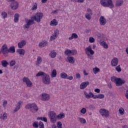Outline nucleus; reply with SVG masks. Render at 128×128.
I'll return each mask as SVG.
<instances>
[{
	"label": "nucleus",
	"instance_id": "nucleus-6",
	"mask_svg": "<svg viewBox=\"0 0 128 128\" xmlns=\"http://www.w3.org/2000/svg\"><path fill=\"white\" fill-rule=\"evenodd\" d=\"M48 116L52 124H56V112H50Z\"/></svg>",
	"mask_w": 128,
	"mask_h": 128
},
{
	"label": "nucleus",
	"instance_id": "nucleus-37",
	"mask_svg": "<svg viewBox=\"0 0 128 128\" xmlns=\"http://www.w3.org/2000/svg\"><path fill=\"white\" fill-rule=\"evenodd\" d=\"M93 72L95 74H98V72H100V68H93Z\"/></svg>",
	"mask_w": 128,
	"mask_h": 128
},
{
	"label": "nucleus",
	"instance_id": "nucleus-50",
	"mask_svg": "<svg viewBox=\"0 0 128 128\" xmlns=\"http://www.w3.org/2000/svg\"><path fill=\"white\" fill-rule=\"evenodd\" d=\"M98 98H100V99L104 98V94H98Z\"/></svg>",
	"mask_w": 128,
	"mask_h": 128
},
{
	"label": "nucleus",
	"instance_id": "nucleus-47",
	"mask_svg": "<svg viewBox=\"0 0 128 128\" xmlns=\"http://www.w3.org/2000/svg\"><path fill=\"white\" fill-rule=\"evenodd\" d=\"M32 126L34 128H38V122H35L33 123Z\"/></svg>",
	"mask_w": 128,
	"mask_h": 128
},
{
	"label": "nucleus",
	"instance_id": "nucleus-46",
	"mask_svg": "<svg viewBox=\"0 0 128 128\" xmlns=\"http://www.w3.org/2000/svg\"><path fill=\"white\" fill-rule=\"evenodd\" d=\"M80 112L82 114H84L86 112V108H82L80 111Z\"/></svg>",
	"mask_w": 128,
	"mask_h": 128
},
{
	"label": "nucleus",
	"instance_id": "nucleus-35",
	"mask_svg": "<svg viewBox=\"0 0 128 128\" xmlns=\"http://www.w3.org/2000/svg\"><path fill=\"white\" fill-rule=\"evenodd\" d=\"M46 74L44 73V72H39L36 74V76H44V74Z\"/></svg>",
	"mask_w": 128,
	"mask_h": 128
},
{
	"label": "nucleus",
	"instance_id": "nucleus-39",
	"mask_svg": "<svg viewBox=\"0 0 128 128\" xmlns=\"http://www.w3.org/2000/svg\"><path fill=\"white\" fill-rule=\"evenodd\" d=\"M37 120H43V122H48V119L46 117H44V118H42V117L38 118H37Z\"/></svg>",
	"mask_w": 128,
	"mask_h": 128
},
{
	"label": "nucleus",
	"instance_id": "nucleus-52",
	"mask_svg": "<svg viewBox=\"0 0 128 128\" xmlns=\"http://www.w3.org/2000/svg\"><path fill=\"white\" fill-rule=\"evenodd\" d=\"M58 34H60V31L58 30H56L54 32V36H56L58 37Z\"/></svg>",
	"mask_w": 128,
	"mask_h": 128
},
{
	"label": "nucleus",
	"instance_id": "nucleus-32",
	"mask_svg": "<svg viewBox=\"0 0 128 128\" xmlns=\"http://www.w3.org/2000/svg\"><path fill=\"white\" fill-rule=\"evenodd\" d=\"M122 4H124V1L122 0H119L116 2V6H120Z\"/></svg>",
	"mask_w": 128,
	"mask_h": 128
},
{
	"label": "nucleus",
	"instance_id": "nucleus-59",
	"mask_svg": "<svg viewBox=\"0 0 128 128\" xmlns=\"http://www.w3.org/2000/svg\"><path fill=\"white\" fill-rule=\"evenodd\" d=\"M36 8H38V6H36V4H35L34 5L33 7L32 8V10H36Z\"/></svg>",
	"mask_w": 128,
	"mask_h": 128
},
{
	"label": "nucleus",
	"instance_id": "nucleus-48",
	"mask_svg": "<svg viewBox=\"0 0 128 128\" xmlns=\"http://www.w3.org/2000/svg\"><path fill=\"white\" fill-rule=\"evenodd\" d=\"M116 70L118 72H122V68H120V66L118 65L116 68Z\"/></svg>",
	"mask_w": 128,
	"mask_h": 128
},
{
	"label": "nucleus",
	"instance_id": "nucleus-43",
	"mask_svg": "<svg viewBox=\"0 0 128 128\" xmlns=\"http://www.w3.org/2000/svg\"><path fill=\"white\" fill-rule=\"evenodd\" d=\"M16 64V60H12L10 62V66H15Z\"/></svg>",
	"mask_w": 128,
	"mask_h": 128
},
{
	"label": "nucleus",
	"instance_id": "nucleus-24",
	"mask_svg": "<svg viewBox=\"0 0 128 128\" xmlns=\"http://www.w3.org/2000/svg\"><path fill=\"white\" fill-rule=\"evenodd\" d=\"M68 60L70 64H74V58L72 56H68Z\"/></svg>",
	"mask_w": 128,
	"mask_h": 128
},
{
	"label": "nucleus",
	"instance_id": "nucleus-16",
	"mask_svg": "<svg viewBox=\"0 0 128 128\" xmlns=\"http://www.w3.org/2000/svg\"><path fill=\"white\" fill-rule=\"evenodd\" d=\"M22 101H20L19 102H18L17 104H16V107L15 108V109L14 110V112H16L20 110V106H22Z\"/></svg>",
	"mask_w": 128,
	"mask_h": 128
},
{
	"label": "nucleus",
	"instance_id": "nucleus-17",
	"mask_svg": "<svg viewBox=\"0 0 128 128\" xmlns=\"http://www.w3.org/2000/svg\"><path fill=\"white\" fill-rule=\"evenodd\" d=\"M50 95L47 94H44L42 95V100H50Z\"/></svg>",
	"mask_w": 128,
	"mask_h": 128
},
{
	"label": "nucleus",
	"instance_id": "nucleus-62",
	"mask_svg": "<svg viewBox=\"0 0 128 128\" xmlns=\"http://www.w3.org/2000/svg\"><path fill=\"white\" fill-rule=\"evenodd\" d=\"M93 98H94V99H96V98H98V94L97 95H94L93 94V96H92V97Z\"/></svg>",
	"mask_w": 128,
	"mask_h": 128
},
{
	"label": "nucleus",
	"instance_id": "nucleus-13",
	"mask_svg": "<svg viewBox=\"0 0 128 128\" xmlns=\"http://www.w3.org/2000/svg\"><path fill=\"white\" fill-rule=\"evenodd\" d=\"M26 24H25L26 28H30V26L34 24V20H28L26 21Z\"/></svg>",
	"mask_w": 128,
	"mask_h": 128
},
{
	"label": "nucleus",
	"instance_id": "nucleus-9",
	"mask_svg": "<svg viewBox=\"0 0 128 128\" xmlns=\"http://www.w3.org/2000/svg\"><path fill=\"white\" fill-rule=\"evenodd\" d=\"M23 82H26V84H27V86L28 88H30L32 86V81L30 80L28 78L26 77H24L23 78Z\"/></svg>",
	"mask_w": 128,
	"mask_h": 128
},
{
	"label": "nucleus",
	"instance_id": "nucleus-36",
	"mask_svg": "<svg viewBox=\"0 0 128 128\" xmlns=\"http://www.w3.org/2000/svg\"><path fill=\"white\" fill-rule=\"evenodd\" d=\"M1 16L2 18H8V14H6V12H2L1 14Z\"/></svg>",
	"mask_w": 128,
	"mask_h": 128
},
{
	"label": "nucleus",
	"instance_id": "nucleus-7",
	"mask_svg": "<svg viewBox=\"0 0 128 128\" xmlns=\"http://www.w3.org/2000/svg\"><path fill=\"white\" fill-rule=\"evenodd\" d=\"M85 52L86 54L90 56V54H94V52L92 49V46L90 45L88 47L84 49Z\"/></svg>",
	"mask_w": 128,
	"mask_h": 128
},
{
	"label": "nucleus",
	"instance_id": "nucleus-63",
	"mask_svg": "<svg viewBox=\"0 0 128 128\" xmlns=\"http://www.w3.org/2000/svg\"><path fill=\"white\" fill-rule=\"evenodd\" d=\"M108 86L109 88H112V84H108Z\"/></svg>",
	"mask_w": 128,
	"mask_h": 128
},
{
	"label": "nucleus",
	"instance_id": "nucleus-2",
	"mask_svg": "<svg viewBox=\"0 0 128 128\" xmlns=\"http://www.w3.org/2000/svg\"><path fill=\"white\" fill-rule=\"evenodd\" d=\"M100 4L104 8H113L114 5L112 4V0H100Z\"/></svg>",
	"mask_w": 128,
	"mask_h": 128
},
{
	"label": "nucleus",
	"instance_id": "nucleus-18",
	"mask_svg": "<svg viewBox=\"0 0 128 128\" xmlns=\"http://www.w3.org/2000/svg\"><path fill=\"white\" fill-rule=\"evenodd\" d=\"M26 40H22L20 42L18 43V47L19 48H22L24 46H26Z\"/></svg>",
	"mask_w": 128,
	"mask_h": 128
},
{
	"label": "nucleus",
	"instance_id": "nucleus-44",
	"mask_svg": "<svg viewBox=\"0 0 128 128\" xmlns=\"http://www.w3.org/2000/svg\"><path fill=\"white\" fill-rule=\"evenodd\" d=\"M90 14H89L88 13H86L85 14V17L88 20H90L91 16Z\"/></svg>",
	"mask_w": 128,
	"mask_h": 128
},
{
	"label": "nucleus",
	"instance_id": "nucleus-25",
	"mask_svg": "<svg viewBox=\"0 0 128 128\" xmlns=\"http://www.w3.org/2000/svg\"><path fill=\"white\" fill-rule=\"evenodd\" d=\"M78 38V36L76 34V33H73L72 34V36L68 38V40H72L74 39V38Z\"/></svg>",
	"mask_w": 128,
	"mask_h": 128
},
{
	"label": "nucleus",
	"instance_id": "nucleus-61",
	"mask_svg": "<svg viewBox=\"0 0 128 128\" xmlns=\"http://www.w3.org/2000/svg\"><path fill=\"white\" fill-rule=\"evenodd\" d=\"M76 78H80V74H76Z\"/></svg>",
	"mask_w": 128,
	"mask_h": 128
},
{
	"label": "nucleus",
	"instance_id": "nucleus-30",
	"mask_svg": "<svg viewBox=\"0 0 128 128\" xmlns=\"http://www.w3.org/2000/svg\"><path fill=\"white\" fill-rule=\"evenodd\" d=\"M50 26H58V21L56 19H54L50 22Z\"/></svg>",
	"mask_w": 128,
	"mask_h": 128
},
{
	"label": "nucleus",
	"instance_id": "nucleus-28",
	"mask_svg": "<svg viewBox=\"0 0 128 128\" xmlns=\"http://www.w3.org/2000/svg\"><path fill=\"white\" fill-rule=\"evenodd\" d=\"M8 62L6 60H3L2 61V65L4 68H6V66H8Z\"/></svg>",
	"mask_w": 128,
	"mask_h": 128
},
{
	"label": "nucleus",
	"instance_id": "nucleus-51",
	"mask_svg": "<svg viewBox=\"0 0 128 128\" xmlns=\"http://www.w3.org/2000/svg\"><path fill=\"white\" fill-rule=\"evenodd\" d=\"M71 2H84V0H71Z\"/></svg>",
	"mask_w": 128,
	"mask_h": 128
},
{
	"label": "nucleus",
	"instance_id": "nucleus-58",
	"mask_svg": "<svg viewBox=\"0 0 128 128\" xmlns=\"http://www.w3.org/2000/svg\"><path fill=\"white\" fill-rule=\"evenodd\" d=\"M8 104V101L4 100L3 102V106L4 108H6V105Z\"/></svg>",
	"mask_w": 128,
	"mask_h": 128
},
{
	"label": "nucleus",
	"instance_id": "nucleus-45",
	"mask_svg": "<svg viewBox=\"0 0 128 128\" xmlns=\"http://www.w3.org/2000/svg\"><path fill=\"white\" fill-rule=\"evenodd\" d=\"M40 128H44V124L42 122H40L38 124V126Z\"/></svg>",
	"mask_w": 128,
	"mask_h": 128
},
{
	"label": "nucleus",
	"instance_id": "nucleus-26",
	"mask_svg": "<svg viewBox=\"0 0 128 128\" xmlns=\"http://www.w3.org/2000/svg\"><path fill=\"white\" fill-rule=\"evenodd\" d=\"M56 70H54L50 74V76L52 78H56Z\"/></svg>",
	"mask_w": 128,
	"mask_h": 128
},
{
	"label": "nucleus",
	"instance_id": "nucleus-4",
	"mask_svg": "<svg viewBox=\"0 0 128 128\" xmlns=\"http://www.w3.org/2000/svg\"><path fill=\"white\" fill-rule=\"evenodd\" d=\"M44 18V14L42 12H38L32 17V20H34L37 22H40Z\"/></svg>",
	"mask_w": 128,
	"mask_h": 128
},
{
	"label": "nucleus",
	"instance_id": "nucleus-20",
	"mask_svg": "<svg viewBox=\"0 0 128 128\" xmlns=\"http://www.w3.org/2000/svg\"><path fill=\"white\" fill-rule=\"evenodd\" d=\"M17 52L22 56H24V54H26V50H24L22 49V48L17 50Z\"/></svg>",
	"mask_w": 128,
	"mask_h": 128
},
{
	"label": "nucleus",
	"instance_id": "nucleus-42",
	"mask_svg": "<svg viewBox=\"0 0 128 128\" xmlns=\"http://www.w3.org/2000/svg\"><path fill=\"white\" fill-rule=\"evenodd\" d=\"M78 54V51L76 50H71V56H76Z\"/></svg>",
	"mask_w": 128,
	"mask_h": 128
},
{
	"label": "nucleus",
	"instance_id": "nucleus-54",
	"mask_svg": "<svg viewBox=\"0 0 128 128\" xmlns=\"http://www.w3.org/2000/svg\"><path fill=\"white\" fill-rule=\"evenodd\" d=\"M56 38H58L56 36L52 35V36H50V40H56Z\"/></svg>",
	"mask_w": 128,
	"mask_h": 128
},
{
	"label": "nucleus",
	"instance_id": "nucleus-1",
	"mask_svg": "<svg viewBox=\"0 0 128 128\" xmlns=\"http://www.w3.org/2000/svg\"><path fill=\"white\" fill-rule=\"evenodd\" d=\"M25 108L26 110H30L32 114H36V112H38V107L36 105V104L34 103L32 104H28L25 106Z\"/></svg>",
	"mask_w": 128,
	"mask_h": 128
},
{
	"label": "nucleus",
	"instance_id": "nucleus-23",
	"mask_svg": "<svg viewBox=\"0 0 128 128\" xmlns=\"http://www.w3.org/2000/svg\"><path fill=\"white\" fill-rule=\"evenodd\" d=\"M50 56L52 58H54L56 56V52L54 50H53L50 52Z\"/></svg>",
	"mask_w": 128,
	"mask_h": 128
},
{
	"label": "nucleus",
	"instance_id": "nucleus-19",
	"mask_svg": "<svg viewBox=\"0 0 128 128\" xmlns=\"http://www.w3.org/2000/svg\"><path fill=\"white\" fill-rule=\"evenodd\" d=\"M84 94L86 98H92V96H94V94H92V92L88 94L86 91H84Z\"/></svg>",
	"mask_w": 128,
	"mask_h": 128
},
{
	"label": "nucleus",
	"instance_id": "nucleus-8",
	"mask_svg": "<svg viewBox=\"0 0 128 128\" xmlns=\"http://www.w3.org/2000/svg\"><path fill=\"white\" fill-rule=\"evenodd\" d=\"M1 52L4 54V56H6V54H8V46L6 44H4L2 46Z\"/></svg>",
	"mask_w": 128,
	"mask_h": 128
},
{
	"label": "nucleus",
	"instance_id": "nucleus-57",
	"mask_svg": "<svg viewBox=\"0 0 128 128\" xmlns=\"http://www.w3.org/2000/svg\"><path fill=\"white\" fill-rule=\"evenodd\" d=\"M8 118V116H6V113H4L3 114V120H6Z\"/></svg>",
	"mask_w": 128,
	"mask_h": 128
},
{
	"label": "nucleus",
	"instance_id": "nucleus-21",
	"mask_svg": "<svg viewBox=\"0 0 128 128\" xmlns=\"http://www.w3.org/2000/svg\"><path fill=\"white\" fill-rule=\"evenodd\" d=\"M52 128H62V122H57V126L53 125L52 126Z\"/></svg>",
	"mask_w": 128,
	"mask_h": 128
},
{
	"label": "nucleus",
	"instance_id": "nucleus-31",
	"mask_svg": "<svg viewBox=\"0 0 128 128\" xmlns=\"http://www.w3.org/2000/svg\"><path fill=\"white\" fill-rule=\"evenodd\" d=\"M64 54L66 56H72V50L67 49L64 52Z\"/></svg>",
	"mask_w": 128,
	"mask_h": 128
},
{
	"label": "nucleus",
	"instance_id": "nucleus-29",
	"mask_svg": "<svg viewBox=\"0 0 128 128\" xmlns=\"http://www.w3.org/2000/svg\"><path fill=\"white\" fill-rule=\"evenodd\" d=\"M48 45V42L46 41H43L40 43L39 46H46Z\"/></svg>",
	"mask_w": 128,
	"mask_h": 128
},
{
	"label": "nucleus",
	"instance_id": "nucleus-11",
	"mask_svg": "<svg viewBox=\"0 0 128 128\" xmlns=\"http://www.w3.org/2000/svg\"><path fill=\"white\" fill-rule=\"evenodd\" d=\"M10 6L12 10H17L18 8V2L16 1L13 2L10 4Z\"/></svg>",
	"mask_w": 128,
	"mask_h": 128
},
{
	"label": "nucleus",
	"instance_id": "nucleus-12",
	"mask_svg": "<svg viewBox=\"0 0 128 128\" xmlns=\"http://www.w3.org/2000/svg\"><path fill=\"white\" fill-rule=\"evenodd\" d=\"M99 22L100 26H104L106 24V19L104 16H101L99 19Z\"/></svg>",
	"mask_w": 128,
	"mask_h": 128
},
{
	"label": "nucleus",
	"instance_id": "nucleus-27",
	"mask_svg": "<svg viewBox=\"0 0 128 128\" xmlns=\"http://www.w3.org/2000/svg\"><path fill=\"white\" fill-rule=\"evenodd\" d=\"M20 18V15L18 14H16L14 16V22H18Z\"/></svg>",
	"mask_w": 128,
	"mask_h": 128
},
{
	"label": "nucleus",
	"instance_id": "nucleus-5",
	"mask_svg": "<svg viewBox=\"0 0 128 128\" xmlns=\"http://www.w3.org/2000/svg\"><path fill=\"white\" fill-rule=\"evenodd\" d=\"M42 82L44 84H50V75L45 74L42 76Z\"/></svg>",
	"mask_w": 128,
	"mask_h": 128
},
{
	"label": "nucleus",
	"instance_id": "nucleus-64",
	"mask_svg": "<svg viewBox=\"0 0 128 128\" xmlns=\"http://www.w3.org/2000/svg\"><path fill=\"white\" fill-rule=\"evenodd\" d=\"M90 108H94V105L92 104H91V105H90Z\"/></svg>",
	"mask_w": 128,
	"mask_h": 128
},
{
	"label": "nucleus",
	"instance_id": "nucleus-40",
	"mask_svg": "<svg viewBox=\"0 0 128 128\" xmlns=\"http://www.w3.org/2000/svg\"><path fill=\"white\" fill-rule=\"evenodd\" d=\"M79 122H80L81 124H86V119L80 118H79Z\"/></svg>",
	"mask_w": 128,
	"mask_h": 128
},
{
	"label": "nucleus",
	"instance_id": "nucleus-10",
	"mask_svg": "<svg viewBox=\"0 0 128 128\" xmlns=\"http://www.w3.org/2000/svg\"><path fill=\"white\" fill-rule=\"evenodd\" d=\"M100 114L102 116H105V118H108L109 116L108 111L104 109H100Z\"/></svg>",
	"mask_w": 128,
	"mask_h": 128
},
{
	"label": "nucleus",
	"instance_id": "nucleus-49",
	"mask_svg": "<svg viewBox=\"0 0 128 128\" xmlns=\"http://www.w3.org/2000/svg\"><path fill=\"white\" fill-rule=\"evenodd\" d=\"M102 46H103L104 48H108V44H106V42H103L102 43Z\"/></svg>",
	"mask_w": 128,
	"mask_h": 128
},
{
	"label": "nucleus",
	"instance_id": "nucleus-55",
	"mask_svg": "<svg viewBox=\"0 0 128 128\" xmlns=\"http://www.w3.org/2000/svg\"><path fill=\"white\" fill-rule=\"evenodd\" d=\"M87 12H88V14H90V16L92 15V10H90V8H88L87 10Z\"/></svg>",
	"mask_w": 128,
	"mask_h": 128
},
{
	"label": "nucleus",
	"instance_id": "nucleus-15",
	"mask_svg": "<svg viewBox=\"0 0 128 128\" xmlns=\"http://www.w3.org/2000/svg\"><path fill=\"white\" fill-rule=\"evenodd\" d=\"M88 84H90V82H88V81L82 82L80 84V90H84V88H86L88 86Z\"/></svg>",
	"mask_w": 128,
	"mask_h": 128
},
{
	"label": "nucleus",
	"instance_id": "nucleus-38",
	"mask_svg": "<svg viewBox=\"0 0 128 128\" xmlns=\"http://www.w3.org/2000/svg\"><path fill=\"white\" fill-rule=\"evenodd\" d=\"M119 114H121V116H123V114H124V110L123 108H120L118 110Z\"/></svg>",
	"mask_w": 128,
	"mask_h": 128
},
{
	"label": "nucleus",
	"instance_id": "nucleus-3",
	"mask_svg": "<svg viewBox=\"0 0 128 128\" xmlns=\"http://www.w3.org/2000/svg\"><path fill=\"white\" fill-rule=\"evenodd\" d=\"M111 80L113 82H115L116 86H120L126 83V80H122L120 78H111Z\"/></svg>",
	"mask_w": 128,
	"mask_h": 128
},
{
	"label": "nucleus",
	"instance_id": "nucleus-14",
	"mask_svg": "<svg viewBox=\"0 0 128 128\" xmlns=\"http://www.w3.org/2000/svg\"><path fill=\"white\" fill-rule=\"evenodd\" d=\"M118 64V59L117 58H114L111 61V64L112 66H116Z\"/></svg>",
	"mask_w": 128,
	"mask_h": 128
},
{
	"label": "nucleus",
	"instance_id": "nucleus-41",
	"mask_svg": "<svg viewBox=\"0 0 128 128\" xmlns=\"http://www.w3.org/2000/svg\"><path fill=\"white\" fill-rule=\"evenodd\" d=\"M64 118V114H59L57 116V118L58 120H60L62 118Z\"/></svg>",
	"mask_w": 128,
	"mask_h": 128
},
{
	"label": "nucleus",
	"instance_id": "nucleus-22",
	"mask_svg": "<svg viewBox=\"0 0 128 128\" xmlns=\"http://www.w3.org/2000/svg\"><path fill=\"white\" fill-rule=\"evenodd\" d=\"M42 57H40V56H38L37 58V60L36 62V66H40V64H42Z\"/></svg>",
	"mask_w": 128,
	"mask_h": 128
},
{
	"label": "nucleus",
	"instance_id": "nucleus-56",
	"mask_svg": "<svg viewBox=\"0 0 128 128\" xmlns=\"http://www.w3.org/2000/svg\"><path fill=\"white\" fill-rule=\"evenodd\" d=\"M66 79L69 80H74V77L72 76H68Z\"/></svg>",
	"mask_w": 128,
	"mask_h": 128
},
{
	"label": "nucleus",
	"instance_id": "nucleus-34",
	"mask_svg": "<svg viewBox=\"0 0 128 128\" xmlns=\"http://www.w3.org/2000/svg\"><path fill=\"white\" fill-rule=\"evenodd\" d=\"M60 78H62L66 79L68 78V74H66L65 72H62L60 74Z\"/></svg>",
	"mask_w": 128,
	"mask_h": 128
},
{
	"label": "nucleus",
	"instance_id": "nucleus-60",
	"mask_svg": "<svg viewBox=\"0 0 128 128\" xmlns=\"http://www.w3.org/2000/svg\"><path fill=\"white\" fill-rule=\"evenodd\" d=\"M95 92H97V94H100V90L98 88H96L94 90Z\"/></svg>",
	"mask_w": 128,
	"mask_h": 128
},
{
	"label": "nucleus",
	"instance_id": "nucleus-53",
	"mask_svg": "<svg viewBox=\"0 0 128 128\" xmlns=\"http://www.w3.org/2000/svg\"><path fill=\"white\" fill-rule=\"evenodd\" d=\"M89 42H90L92 43V42H94V38L92 37H90L89 38Z\"/></svg>",
	"mask_w": 128,
	"mask_h": 128
},
{
	"label": "nucleus",
	"instance_id": "nucleus-33",
	"mask_svg": "<svg viewBox=\"0 0 128 128\" xmlns=\"http://www.w3.org/2000/svg\"><path fill=\"white\" fill-rule=\"evenodd\" d=\"M8 52H11L13 54L14 52H16V49L14 48V46H11L8 49Z\"/></svg>",
	"mask_w": 128,
	"mask_h": 128
}]
</instances>
